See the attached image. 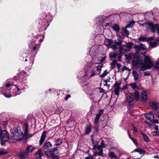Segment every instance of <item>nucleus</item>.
<instances>
[{
	"instance_id": "1",
	"label": "nucleus",
	"mask_w": 159,
	"mask_h": 159,
	"mask_svg": "<svg viewBox=\"0 0 159 159\" xmlns=\"http://www.w3.org/2000/svg\"><path fill=\"white\" fill-rule=\"evenodd\" d=\"M134 55V58L133 61L132 63L134 67L136 69L141 68V70L144 71L147 69H150L153 66L152 62L150 59L149 57L148 56L144 57L145 63L143 62L142 57L138 55L135 57Z\"/></svg>"
},
{
	"instance_id": "2",
	"label": "nucleus",
	"mask_w": 159,
	"mask_h": 159,
	"mask_svg": "<svg viewBox=\"0 0 159 159\" xmlns=\"http://www.w3.org/2000/svg\"><path fill=\"white\" fill-rule=\"evenodd\" d=\"M23 138V134L20 130L19 127L16 126L11 130V136L9 140L11 142H14L21 140Z\"/></svg>"
},
{
	"instance_id": "3",
	"label": "nucleus",
	"mask_w": 159,
	"mask_h": 159,
	"mask_svg": "<svg viewBox=\"0 0 159 159\" xmlns=\"http://www.w3.org/2000/svg\"><path fill=\"white\" fill-rule=\"evenodd\" d=\"M92 143L93 144V155L95 156L97 154L99 156H103V150L100 146L98 145V142L94 141L93 139H92Z\"/></svg>"
},
{
	"instance_id": "4",
	"label": "nucleus",
	"mask_w": 159,
	"mask_h": 159,
	"mask_svg": "<svg viewBox=\"0 0 159 159\" xmlns=\"http://www.w3.org/2000/svg\"><path fill=\"white\" fill-rule=\"evenodd\" d=\"M135 99L138 100L139 97V93L138 91H136L135 92L134 94V95ZM133 95L132 94H129V95L128 96L127 98V100L129 106L132 107L133 106L132 103L133 101Z\"/></svg>"
},
{
	"instance_id": "5",
	"label": "nucleus",
	"mask_w": 159,
	"mask_h": 159,
	"mask_svg": "<svg viewBox=\"0 0 159 159\" xmlns=\"http://www.w3.org/2000/svg\"><path fill=\"white\" fill-rule=\"evenodd\" d=\"M1 138L2 140L4 141H7L9 140L10 137L7 133V131L6 130L2 131L0 133V139Z\"/></svg>"
},
{
	"instance_id": "6",
	"label": "nucleus",
	"mask_w": 159,
	"mask_h": 159,
	"mask_svg": "<svg viewBox=\"0 0 159 159\" xmlns=\"http://www.w3.org/2000/svg\"><path fill=\"white\" fill-rule=\"evenodd\" d=\"M57 149L56 148H53L50 152H45V154L48 156L51 157L52 159H58L57 156L55 155L54 152L57 151Z\"/></svg>"
},
{
	"instance_id": "7",
	"label": "nucleus",
	"mask_w": 159,
	"mask_h": 159,
	"mask_svg": "<svg viewBox=\"0 0 159 159\" xmlns=\"http://www.w3.org/2000/svg\"><path fill=\"white\" fill-rule=\"evenodd\" d=\"M120 85L121 83L120 82H118L116 81L115 83L113 86L115 94L118 96L119 95V92L121 89Z\"/></svg>"
},
{
	"instance_id": "8",
	"label": "nucleus",
	"mask_w": 159,
	"mask_h": 159,
	"mask_svg": "<svg viewBox=\"0 0 159 159\" xmlns=\"http://www.w3.org/2000/svg\"><path fill=\"white\" fill-rule=\"evenodd\" d=\"M35 149V148L29 145L26 148V150L25 152V156L28 155L29 154L32 152Z\"/></svg>"
},
{
	"instance_id": "9",
	"label": "nucleus",
	"mask_w": 159,
	"mask_h": 159,
	"mask_svg": "<svg viewBox=\"0 0 159 159\" xmlns=\"http://www.w3.org/2000/svg\"><path fill=\"white\" fill-rule=\"evenodd\" d=\"M149 105L154 111L157 110L159 108V105L157 103L151 102L149 103Z\"/></svg>"
},
{
	"instance_id": "10",
	"label": "nucleus",
	"mask_w": 159,
	"mask_h": 159,
	"mask_svg": "<svg viewBox=\"0 0 159 159\" xmlns=\"http://www.w3.org/2000/svg\"><path fill=\"white\" fill-rule=\"evenodd\" d=\"M129 51V49L127 48V47L125 45H121L119 47V52L120 53L123 54L125 52Z\"/></svg>"
},
{
	"instance_id": "11",
	"label": "nucleus",
	"mask_w": 159,
	"mask_h": 159,
	"mask_svg": "<svg viewBox=\"0 0 159 159\" xmlns=\"http://www.w3.org/2000/svg\"><path fill=\"white\" fill-rule=\"evenodd\" d=\"M147 100V95L146 92L142 91L141 95V100L142 102H145Z\"/></svg>"
},
{
	"instance_id": "12",
	"label": "nucleus",
	"mask_w": 159,
	"mask_h": 159,
	"mask_svg": "<svg viewBox=\"0 0 159 159\" xmlns=\"http://www.w3.org/2000/svg\"><path fill=\"white\" fill-rule=\"evenodd\" d=\"M133 152H139L141 155L140 157L135 158V159H140L145 153V152L143 150L139 148H138L134 150Z\"/></svg>"
},
{
	"instance_id": "13",
	"label": "nucleus",
	"mask_w": 159,
	"mask_h": 159,
	"mask_svg": "<svg viewBox=\"0 0 159 159\" xmlns=\"http://www.w3.org/2000/svg\"><path fill=\"white\" fill-rule=\"evenodd\" d=\"M28 125L27 124L25 123L24 124V134L27 137H31L32 135L30 134H28Z\"/></svg>"
},
{
	"instance_id": "14",
	"label": "nucleus",
	"mask_w": 159,
	"mask_h": 159,
	"mask_svg": "<svg viewBox=\"0 0 159 159\" xmlns=\"http://www.w3.org/2000/svg\"><path fill=\"white\" fill-rule=\"evenodd\" d=\"M46 134V132L45 131H44L42 134L40 139L39 141L40 145H41L43 142L44 141L47 136Z\"/></svg>"
},
{
	"instance_id": "15",
	"label": "nucleus",
	"mask_w": 159,
	"mask_h": 159,
	"mask_svg": "<svg viewBox=\"0 0 159 159\" xmlns=\"http://www.w3.org/2000/svg\"><path fill=\"white\" fill-rule=\"evenodd\" d=\"M146 116L147 118L151 121H152L154 118V115L151 113L146 114Z\"/></svg>"
},
{
	"instance_id": "16",
	"label": "nucleus",
	"mask_w": 159,
	"mask_h": 159,
	"mask_svg": "<svg viewBox=\"0 0 159 159\" xmlns=\"http://www.w3.org/2000/svg\"><path fill=\"white\" fill-rule=\"evenodd\" d=\"M113 42V41L111 39H107L105 41V44L108 48H109L111 46Z\"/></svg>"
},
{
	"instance_id": "17",
	"label": "nucleus",
	"mask_w": 159,
	"mask_h": 159,
	"mask_svg": "<svg viewBox=\"0 0 159 159\" xmlns=\"http://www.w3.org/2000/svg\"><path fill=\"white\" fill-rule=\"evenodd\" d=\"M132 73L134 80L135 81L138 80L139 78V75L138 73V72L136 70H133L132 71Z\"/></svg>"
},
{
	"instance_id": "18",
	"label": "nucleus",
	"mask_w": 159,
	"mask_h": 159,
	"mask_svg": "<svg viewBox=\"0 0 159 159\" xmlns=\"http://www.w3.org/2000/svg\"><path fill=\"white\" fill-rule=\"evenodd\" d=\"M43 147L46 149H50L52 147V144L49 142H46L44 145Z\"/></svg>"
},
{
	"instance_id": "19",
	"label": "nucleus",
	"mask_w": 159,
	"mask_h": 159,
	"mask_svg": "<svg viewBox=\"0 0 159 159\" xmlns=\"http://www.w3.org/2000/svg\"><path fill=\"white\" fill-rule=\"evenodd\" d=\"M86 75L89 76L91 77H93L96 75V71L94 70H92L90 72L86 73Z\"/></svg>"
},
{
	"instance_id": "20",
	"label": "nucleus",
	"mask_w": 159,
	"mask_h": 159,
	"mask_svg": "<svg viewBox=\"0 0 159 159\" xmlns=\"http://www.w3.org/2000/svg\"><path fill=\"white\" fill-rule=\"evenodd\" d=\"M155 24L154 25L153 23H152L149 29L151 30V31L152 33L155 32Z\"/></svg>"
},
{
	"instance_id": "21",
	"label": "nucleus",
	"mask_w": 159,
	"mask_h": 159,
	"mask_svg": "<svg viewBox=\"0 0 159 159\" xmlns=\"http://www.w3.org/2000/svg\"><path fill=\"white\" fill-rule=\"evenodd\" d=\"M91 126L88 125L87 126L85 129V132L86 134H88L91 131Z\"/></svg>"
},
{
	"instance_id": "22",
	"label": "nucleus",
	"mask_w": 159,
	"mask_h": 159,
	"mask_svg": "<svg viewBox=\"0 0 159 159\" xmlns=\"http://www.w3.org/2000/svg\"><path fill=\"white\" fill-rule=\"evenodd\" d=\"M157 43L155 41L151 42L149 43L150 46L152 48H154L157 45Z\"/></svg>"
},
{
	"instance_id": "23",
	"label": "nucleus",
	"mask_w": 159,
	"mask_h": 159,
	"mask_svg": "<svg viewBox=\"0 0 159 159\" xmlns=\"http://www.w3.org/2000/svg\"><path fill=\"white\" fill-rule=\"evenodd\" d=\"M133 43L131 42H128L126 43L125 46L127 47V48L128 49H130L132 48Z\"/></svg>"
},
{
	"instance_id": "24",
	"label": "nucleus",
	"mask_w": 159,
	"mask_h": 159,
	"mask_svg": "<svg viewBox=\"0 0 159 159\" xmlns=\"http://www.w3.org/2000/svg\"><path fill=\"white\" fill-rule=\"evenodd\" d=\"M109 155L111 158H116L117 157V156L114 154V153L112 152H110L109 153Z\"/></svg>"
},
{
	"instance_id": "25",
	"label": "nucleus",
	"mask_w": 159,
	"mask_h": 159,
	"mask_svg": "<svg viewBox=\"0 0 159 159\" xmlns=\"http://www.w3.org/2000/svg\"><path fill=\"white\" fill-rule=\"evenodd\" d=\"M116 56L117 53H110L109 54V57L111 58H115L116 57Z\"/></svg>"
},
{
	"instance_id": "26",
	"label": "nucleus",
	"mask_w": 159,
	"mask_h": 159,
	"mask_svg": "<svg viewBox=\"0 0 159 159\" xmlns=\"http://www.w3.org/2000/svg\"><path fill=\"white\" fill-rule=\"evenodd\" d=\"M117 62V61L116 60H114L111 63V68L112 69L114 68L115 66V65Z\"/></svg>"
},
{
	"instance_id": "27",
	"label": "nucleus",
	"mask_w": 159,
	"mask_h": 159,
	"mask_svg": "<svg viewBox=\"0 0 159 159\" xmlns=\"http://www.w3.org/2000/svg\"><path fill=\"white\" fill-rule=\"evenodd\" d=\"M113 29L116 31H119L120 30V27L119 25H115L112 27Z\"/></svg>"
},
{
	"instance_id": "28",
	"label": "nucleus",
	"mask_w": 159,
	"mask_h": 159,
	"mask_svg": "<svg viewBox=\"0 0 159 159\" xmlns=\"http://www.w3.org/2000/svg\"><path fill=\"white\" fill-rule=\"evenodd\" d=\"M142 134L143 136L144 140L145 141L147 142L149 141V139L148 137L146 134Z\"/></svg>"
},
{
	"instance_id": "29",
	"label": "nucleus",
	"mask_w": 159,
	"mask_h": 159,
	"mask_svg": "<svg viewBox=\"0 0 159 159\" xmlns=\"http://www.w3.org/2000/svg\"><path fill=\"white\" fill-rule=\"evenodd\" d=\"M152 23H148V22H145V25L144 27L147 30L149 29V28Z\"/></svg>"
},
{
	"instance_id": "30",
	"label": "nucleus",
	"mask_w": 159,
	"mask_h": 159,
	"mask_svg": "<svg viewBox=\"0 0 159 159\" xmlns=\"http://www.w3.org/2000/svg\"><path fill=\"white\" fill-rule=\"evenodd\" d=\"M138 39H139V40L141 41H146L147 40V38L146 37H145L144 36H140L138 38Z\"/></svg>"
},
{
	"instance_id": "31",
	"label": "nucleus",
	"mask_w": 159,
	"mask_h": 159,
	"mask_svg": "<svg viewBox=\"0 0 159 159\" xmlns=\"http://www.w3.org/2000/svg\"><path fill=\"white\" fill-rule=\"evenodd\" d=\"M134 48L135 49L137 53H138L140 52V48L139 45H135L134 47Z\"/></svg>"
},
{
	"instance_id": "32",
	"label": "nucleus",
	"mask_w": 159,
	"mask_h": 159,
	"mask_svg": "<svg viewBox=\"0 0 159 159\" xmlns=\"http://www.w3.org/2000/svg\"><path fill=\"white\" fill-rule=\"evenodd\" d=\"M62 142V140L61 139H59L56 141L55 145L57 146L60 145Z\"/></svg>"
},
{
	"instance_id": "33",
	"label": "nucleus",
	"mask_w": 159,
	"mask_h": 159,
	"mask_svg": "<svg viewBox=\"0 0 159 159\" xmlns=\"http://www.w3.org/2000/svg\"><path fill=\"white\" fill-rule=\"evenodd\" d=\"M140 48L143 50H145L147 49V47L143 44L141 43L139 45Z\"/></svg>"
},
{
	"instance_id": "34",
	"label": "nucleus",
	"mask_w": 159,
	"mask_h": 159,
	"mask_svg": "<svg viewBox=\"0 0 159 159\" xmlns=\"http://www.w3.org/2000/svg\"><path fill=\"white\" fill-rule=\"evenodd\" d=\"M107 70H106L102 75H100V77L101 78H103L106 76L108 73V72H107Z\"/></svg>"
},
{
	"instance_id": "35",
	"label": "nucleus",
	"mask_w": 159,
	"mask_h": 159,
	"mask_svg": "<svg viewBox=\"0 0 159 159\" xmlns=\"http://www.w3.org/2000/svg\"><path fill=\"white\" fill-rule=\"evenodd\" d=\"M36 154L39 155V157H41L43 155V153H42V151L40 149L36 153Z\"/></svg>"
},
{
	"instance_id": "36",
	"label": "nucleus",
	"mask_w": 159,
	"mask_h": 159,
	"mask_svg": "<svg viewBox=\"0 0 159 159\" xmlns=\"http://www.w3.org/2000/svg\"><path fill=\"white\" fill-rule=\"evenodd\" d=\"M102 66L100 65H98L96 67V70L99 73H100Z\"/></svg>"
},
{
	"instance_id": "37",
	"label": "nucleus",
	"mask_w": 159,
	"mask_h": 159,
	"mask_svg": "<svg viewBox=\"0 0 159 159\" xmlns=\"http://www.w3.org/2000/svg\"><path fill=\"white\" fill-rule=\"evenodd\" d=\"M115 42L116 45L118 46H120L121 45V44L122 43V41L120 39H119L118 41H117L116 40H115Z\"/></svg>"
},
{
	"instance_id": "38",
	"label": "nucleus",
	"mask_w": 159,
	"mask_h": 159,
	"mask_svg": "<svg viewBox=\"0 0 159 159\" xmlns=\"http://www.w3.org/2000/svg\"><path fill=\"white\" fill-rule=\"evenodd\" d=\"M125 70H128L129 72L131 70L129 69L127 67L125 66H124L122 69V71H124Z\"/></svg>"
},
{
	"instance_id": "39",
	"label": "nucleus",
	"mask_w": 159,
	"mask_h": 159,
	"mask_svg": "<svg viewBox=\"0 0 159 159\" xmlns=\"http://www.w3.org/2000/svg\"><path fill=\"white\" fill-rule=\"evenodd\" d=\"M127 28H126V27L123 30V33L124 34L128 36L129 34V32L127 30Z\"/></svg>"
},
{
	"instance_id": "40",
	"label": "nucleus",
	"mask_w": 159,
	"mask_h": 159,
	"mask_svg": "<svg viewBox=\"0 0 159 159\" xmlns=\"http://www.w3.org/2000/svg\"><path fill=\"white\" fill-rule=\"evenodd\" d=\"M134 25V22L132 21L130 22L129 24L127 25L126 27V28H130V27Z\"/></svg>"
},
{
	"instance_id": "41",
	"label": "nucleus",
	"mask_w": 159,
	"mask_h": 159,
	"mask_svg": "<svg viewBox=\"0 0 159 159\" xmlns=\"http://www.w3.org/2000/svg\"><path fill=\"white\" fill-rule=\"evenodd\" d=\"M155 67L156 69H159V60L157 61L155 64Z\"/></svg>"
},
{
	"instance_id": "42",
	"label": "nucleus",
	"mask_w": 159,
	"mask_h": 159,
	"mask_svg": "<svg viewBox=\"0 0 159 159\" xmlns=\"http://www.w3.org/2000/svg\"><path fill=\"white\" fill-rule=\"evenodd\" d=\"M7 153V152L5 150H2L0 151V155H5Z\"/></svg>"
},
{
	"instance_id": "43",
	"label": "nucleus",
	"mask_w": 159,
	"mask_h": 159,
	"mask_svg": "<svg viewBox=\"0 0 159 159\" xmlns=\"http://www.w3.org/2000/svg\"><path fill=\"white\" fill-rule=\"evenodd\" d=\"M152 134L153 135H159V131H154L152 132Z\"/></svg>"
},
{
	"instance_id": "44",
	"label": "nucleus",
	"mask_w": 159,
	"mask_h": 159,
	"mask_svg": "<svg viewBox=\"0 0 159 159\" xmlns=\"http://www.w3.org/2000/svg\"><path fill=\"white\" fill-rule=\"evenodd\" d=\"M130 85L134 89H135L136 87V85L135 83H131L130 84Z\"/></svg>"
},
{
	"instance_id": "45",
	"label": "nucleus",
	"mask_w": 159,
	"mask_h": 159,
	"mask_svg": "<svg viewBox=\"0 0 159 159\" xmlns=\"http://www.w3.org/2000/svg\"><path fill=\"white\" fill-rule=\"evenodd\" d=\"M104 141L103 140H102L101 141V144L100 145H98V146H100L102 148H102L104 147Z\"/></svg>"
},
{
	"instance_id": "46",
	"label": "nucleus",
	"mask_w": 159,
	"mask_h": 159,
	"mask_svg": "<svg viewBox=\"0 0 159 159\" xmlns=\"http://www.w3.org/2000/svg\"><path fill=\"white\" fill-rule=\"evenodd\" d=\"M25 155V153L24 154L21 153L19 155V157L21 159H24L25 157L24 156Z\"/></svg>"
},
{
	"instance_id": "47",
	"label": "nucleus",
	"mask_w": 159,
	"mask_h": 159,
	"mask_svg": "<svg viewBox=\"0 0 159 159\" xmlns=\"http://www.w3.org/2000/svg\"><path fill=\"white\" fill-rule=\"evenodd\" d=\"M103 110L102 109L100 110L99 111L98 113L97 114L101 116V115L103 114Z\"/></svg>"
},
{
	"instance_id": "48",
	"label": "nucleus",
	"mask_w": 159,
	"mask_h": 159,
	"mask_svg": "<svg viewBox=\"0 0 159 159\" xmlns=\"http://www.w3.org/2000/svg\"><path fill=\"white\" fill-rule=\"evenodd\" d=\"M4 95L5 97L7 98H10L12 96V95L7 93H4Z\"/></svg>"
},
{
	"instance_id": "49",
	"label": "nucleus",
	"mask_w": 159,
	"mask_h": 159,
	"mask_svg": "<svg viewBox=\"0 0 159 159\" xmlns=\"http://www.w3.org/2000/svg\"><path fill=\"white\" fill-rule=\"evenodd\" d=\"M110 48H112L114 50H116L117 48V47L115 45H112Z\"/></svg>"
},
{
	"instance_id": "50",
	"label": "nucleus",
	"mask_w": 159,
	"mask_h": 159,
	"mask_svg": "<svg viewBox=\"0 0 159 159\" xmlns=\"http://www.w3.org/2000/svg\"><path fill=\"white\" fill-rule=\"evenodd\" d=\"M131 139L132 140V141H133V142L134 143L136 146H137L138 145V143H137V142L136 140L135 139H134L133 138Z\"/></svg>"
},
{
	"instance_id": "51",
	"label": "nucleus",
	"mask_w": 159,
	"mask_h": 159,
	"mask_svg": "<svg viewBox=\"0 0 159 159\" xmlns=\"http://www.w3.org/2000/svg\"><path fill=\"white\" fill-rule=\"evenodd\" d=\"M7 121H3L2 124L4 127H6V126L7 125Z\"/></svg>"
},
{
	"instance_id": "52",
	"label": "nucleus",
	"mask_w": 159,
	"mask_h": 159,
	"mask_svg": "<svg viewBox=\"0 0 159 159\" xmlns=\"http://www.w3.org/2000/svg\"><path fill=\"white\" fill-rule=\"evenodd\" d=\"M150 75V73L149 72H144V75L145 76H149Z\"/></svg>"
},
{
	"instance_id": "53",
	"label": "nucleus",
	"mask_w": 159,
	"mask_h": 159,
	"mask_svg": "<svg viewBox=\"0 0 159 159\" xmlns=\"http://www.w3.org/2000/svg\"><path fill=\"white\" fill-rule=\"evenodd\" d=\"M119 37L121 38V39H123L124 38V35L123 34V33H120L119 35Z\"/></svg>"
},
{
	"instance_id": "54",
	"label": "nucleus",
	"mask_w": 159,
	"mask_h": 159,
	"mask_svg": "<svg viewBox=\"0 0 159 159\" xmlns=\"http://www.w3.org/2000/svg\"><path fill=\"white\" fill-rule=\"evenodd\" d=\"M132 129L134 133H136L137 132V129L135 127L133 126L132 127Z\"/></svg>"
},
{
	"instance_id": "55",
	"label": "nucleus",
	"mask_w": 159,
	"mask_h": 159,
	"mask_svg": "<svg viewBox=\"0 0 159 159\" xmlns=\"http://www.w3.org/2000/svg\"><path fill=\"white\" fill-rule=\"evenodd\" d=\"M99 119H98V118H95V120H94V123L95 124H97L98 122V121H99Z\"/></svg>"
},
{
	"instance_id": "56",
	"label": "nucleus",
	"mask_w": 159,
	"mask_h": 159,
	"mask_svg": "<svg viewBox=\"0 0 159 159\" xmlns=\"http://www.w3.org/2000/svg\"><path fill=\"white\" fill-rule=\"evenodd\" d=\"M70 97H71V96H70V95L68 94L65 98V99L66 101H67L68 100V98H70Z\"/></svg>"
},
{
	"instance_id": "57",
	"label": "nucleus",
	"mask_w": 159,
	"mask_h": 159,
	"mask_svg": "<svg viewBox=\"0 0 159 159\" xmlns=\"http://www.w3.org/2000/svg\"><path fill=\"white\" fill-rule=\"evenodd\" d=\"M117 66L119 69H120L121 65L120 63H117Z\"/></svg>"
},
{
	"instance_id": "58",
	"label": "nucleus",
	"mask_w": 159,
	"mask_h": 159,
	"mask_svg": "<svg viewBox=\"0 0 159 159\" xmlns=\"http://www.w3.org/2000/svg\"><path fill=\"white\" fill-rule=\"evenodd\" d=\"M153 120L154 122L157 123V124H159V122L158 121V120L157 119H155V120Z\"/></svg>"
},
{
	"instance_id": "59",
	"label": "nucleus",
	"mask_w": 159,
	"mask_h": 159,
	"mask_svg": "<svg viewBox=\"0 0 159 159\" xmlns=\"http://www.w3.org/2000/svg\"><path fill=\"white\" fill-rule=\"evenodd\" d=\"M147 38V40L148 41L151 40H152L153 39V38L152 37H149V38Z\"/></svg>"
},
{
	"instance_id": "60",
	"label": "nucleus",
	"mask_w": 159,
	"mask_h": 159,
	"mask_svg": "<svg viewBox=\"0 0 159 159\" xmlns=\"http://www.w3.org/2000/svg\"><path fill=\"white\" fill-rule=\"evenodd\" d=\"M127 133H128V136L129 137V138L130 139H132L133 138L131 136V134H130L129 131H127Z\"/></svg>"
},
{
	"instance_id": "61",
	"label": "nucleus",
	"mask_w": 159,
	"mask_h": 159,
	"mask_svg": "<svg viewBox=\"0 0 159 159\" xmlns=\"http://www.w3.org/2000/svg\"><path fill=\"white\" fill-rule=\"evenodd\" d=\"M100 116H100V115L97 114L96 115V116L95 118L99 119V118L100 117Z\"/></svg>"
},
{
	"instance_id": "62",
	"label": "nucleus",
	"mask_w": 159,
	"mask_h": 159,
	"mask_svg": "<svg viewBox=\"0 0 159 159\" xmlns=\"http://www.w3.org/2000/svg\"><path fill=\"white\" fill-rule=\"evenodd\" d=\"M62 109L61 108H60L58 109V112L59 113H61L62 111Z\"/></svg>"
},
{
	"instance_id": "63",
	"label": "nucleus",
	"mask_w": 159,
	"mask_h": 159,
	"mask_svg": "<svg viewBox=\"0 0 159 159\" xmlns=\"http://www.w3.org/2000/svg\"><path fill=\"white\" fill-rule=\"evenodd\" d=\"M149 127H151L152 126V123L150 122L148 123V125Z\"/></svg>"
},
{
	"instance_id": "64",
	"label": "nucleus",
	"mask_w": 159,
	"mask_h": 159,
	"mask_svg": "<svg viewBox=\"0 0 159 159\" xmlns=\"http://www.w3.org/2000/svg\"><path fill=\"white\" fill-rule=\"evenodd\" d=\"M85 159H93L92 157L91 156L86 157Z\"/></svg>"
}]
</instances>
